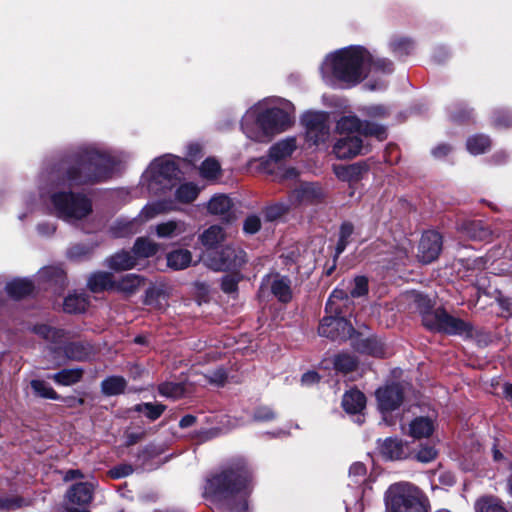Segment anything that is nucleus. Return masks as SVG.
Listing matches in <instances>:
<instances>
[{"label":"nucleus","mask_w":512,"mask_h":512,"mask_svg":"<svg viewBox=\"0 0 512 512\" xmlns=\"http://www.w3.org/2000/svg\"><path fill=\"white\" fill-rule=\"evenodd\" d=\"M437 451L433 446H422L417 452V460L423 463L431 462L435 459Z\"/></svg>","instance_id":"58"},{"label":"nucleus","mask_w":512,"mask_h":512,"mask_svg":"<svg viewBox=\"0 0 512 512\" xmlns=\"http://www.w3.org/2000/svg\"><path fill=\"white\" fill-rule=\"evenodd\" d=\"M366 115L371 117H385L388 114V110L382 105H371L363 108Z\"/></svg>","instance_id":"62"},{"label":"nucleus","mask_w":512,"mask_h":512,"mask_svg":"<svg viewBox=\"0 0 512 512\" xmlns=\"http://www.w3.org/2000/svg\"><path fill=\"white\" fill-rule=\"evenodd\" d=\"M368 291V280L364 276H358L353 281V288L350 291L352 297H361Z\"/></svg>","instance_id":"55"},{"label":"nucleus","mask_w":512,"mask_h":512,"mask_svg":"<svg viewBox=\"0 0 512 512\" xmlns=\"http://www.w3.org/2000/svg\"><path fill=\"white\" fill-rule=\"evenodd\" d=\"M408 298L411 302L414 303L416 308L422 314V318L424 317L425 314L434 312L431 311L433 307V302L428 296L417 291H411L408 294Z\"/></svg>","instance_id":"40"},{"label":"nucleus","mask_w":512,"mask_h":512,"mask_svg":"<svg viewBox=\"0 0 512 512\" xmlns=\"http://www.w3.org/2000/svg\"><path fill=\"white\" fill-rule=\"evenodd\" d=\"M329 316H325L319 325L318 333L322 337L330 338L334 341H344L347 339H353L352 345L356 350L367 353L376 357H382L384 355L382 344L374 338H362L356 334L351 323H349L342 314V311L338 310V313H329Z\"/></svg>","instance_id":"5"},{"label":"nucleus","mask_w":512,"mask_h":512,"mask_svg":"<svg viewBox=\"0 0 512 512\" xmlns=\"http://www.w3.org/2000/svg\"><path fill=\"white\" fill-rule=\"evenodd\" d=\"M199 193V188L193 183H184L176 190V199L183 203L194 201Z\"/></svg>","instance_id":"43"},{"label":"nucleus","mask_w":512,"mask_h":512,"mask_svg":"<svg viewBox=\"0 0 512 512\" xmlns=\"http://www.w3.org/2000/svg\"><path fill=\"white\" fill-rule=\"evenodd\" d=\"M353 231H354L353 225L349 222H344L340 228L339 238L349 242V238L353 234Z\"/></svg>","instance_id":"63"},{"label":"nucleus","mask_w":512,"mask_h":512,"mask_svg":"<svg viewBox=\"0 0 512 512\" xmlns=\"http://www.w3.org/2000/svg\"><path fill=\"white\" fill-rule=\"evenodd\" d=\"M414 42L404 36H393L389 41L391 52L397 57L407 56L414 50Z\"/></svg>","instance_id":"30"},{"label":"nucleus","mask_w":512,"mask_h":512,"mask_svg":"<svg viewBox=\"0 0 512 512\" xmlns=\"http://www.w3.org/2000/svg\"><path fill=\"white\" fill-rule=\"evenodd\" d=\"M441 249V235L436 231H427L423 233L419 242L417 258L421 263H431L438 258Z\"/></svg>","instance_id":"16"},{"label":"nucleus","mask_w":512,"mask_h":512,"mask_svg":"<svg viewBox=\"0 0 512 512\" xmlns=\"http://www.w3.org/2000/svg\"><path fill=\"white\" fill-rule=\"evenodd\" d=\"M467 234L475 240L485 241L488 240L491 232L487 227H484L481 222H471L466 227Z\"/></svg>","instance_id":"47"},{"label":"nucleus","mask_w":512,"mask_h":512,"mask_svg":"<svg viewBox=\"0 0 512 512\" xmlns=\"http://www.w3.org/2000/svg\"><path fill=\"white\" fill-rule=\"evenodd\" d=\"M371 52L361 45H350L327 54L320 66L323 81L331 87L351 88L368 77Z\"/></svg>","instance_id":"3"},{"label":"nucleus","mask_w":512,"mask_h":512,"mask_svg":"<svg viewBox=\"0 0 512 512\" xmlns=\"http://www.w3.org/2000/svg\"><path fill=\"white\" fill-rule=\"evenodd\" d=\"M88 287L92 292L114 290L115 279H113V275L108 272H97L92 274L89 278Z\"/></svg>","instance_id":"25"},{"label":"nucleus","mask_w":512,"mask_h":512,"mask_svg":"<svg viewBox=\"0 0 512 512\" xmlns=\"http://www.w3.org/2000/svg\"><path fill=\"white\" fill-rule=\"evenodd\" d=\"M220 173V164L214 158H207L200 167V174L205 179H215Z\"/></svg>","instance_id":"49"},{"label":"nucleus","mask_w":512,"mask_h":512,"mask_svg":"<svg viewBox=\"0 0 512 512\" xmlns=\"http://www.w3.org/2000/svg\"><path fill=\"white\" fill-rule=\"evenodd\" d=\"M387 512H428L420 490L408 482L391 485L385 494Z\"/></svg>","instance_id":"8"},{"label":"nucleus","mask_w":512,"mask_h":512,"mask_svg":"<svg viewBox=\"0 0 512 512\" xmlns=\"http://www.w3.org/2000/svg\"><path fill=\"white\" fill-rule=\"evenodd\" d=\"M365 405V395L359 390H350L343 395L342 406L350 414H360Z\"/></svg>","instance_id":"22"},{"label":"nucleus","mask_w":512,"mask_h":512,"mask_svg":"<svg viewBox=\"0 0 512 512\" xmlns=\"http://www.w3.org/2000/svg\"><path fill=\"white\" fill-rule=\"evenodd\" d=\"M83 370L80 368L63 369L51 376L57 384L69 386L80 381Z\"/></svg>","instance_id":"34"},{"label":"nucleus","mask_w":512,"mask_h":512,"mask_svg":"<svg viewBox=\"0 0 512 512\" xmlns=\"http://www.w3.org/2000/svg\"><path fill=\"white\" fill-rule=\"evenodd\" d=\"M295 208L288 198L286 201H279L275 204L268 206L265 210V216L268 220L273 221L283 216L290 209Z\"/></svg>","instance_id":"42"},{"label":"nucleus","mask_w":512,"mask_h":512,"mask_svg":"<svg viewBox=\"0 0 512 512\" xmlns=\"http://www.w3.org/2000/svg\"><path fill=\"white\" fill-rule=\"evenodd\" d=\"M101 388L105 395H117L125 390L126 380L121 376H111L102 381Z\"/></svg>","instance_id":"37"},{"label":"nucleus","mask_w":512,"mask_h":512,"mask_svg":"<svg viewBox=\"0 0 512 512\" xmlns=\"http://www.w3.org/2000/svg\"><path fill=\"white\" fill-rule=\"evenodd\" d=\"M159 238H174L186 232V225L182 221L170 220L154 227Z\"/></svg>","instance_id":"24"},{"label":"nucleus","mask_w":512,"mask_h":512,"mask_svg":"<svg viewBox=\"0 0 512 512\" xmlns=\"http://www.w3.org/2000/svg\"><path fill=\"white\" fill-rule=\"evenodd\" d=\"M343 300H348L347 292L339 288L334 289L326 303V312L338 313V310L341 311L340 302Z\"/></svg>","instance_id":"45"},{"label":"nucleus","mask_w":512,"mask_h":512,"mask_svg":"<svg viewBox=\"0 0 512 512\" xmlns=\"http://www.w3.org/2000/svg\"><path fill=\"white\" fill-rule=\"evenodd\" d=\"M106 264L109 268L116 271L129 270L137 265V259L133 253L121 251L108 258Z\"/></svg>","instance_id":"23"},{"label":"nucleus","mask_w":512,"mask_h":512,"mask_svg":"<svg viewBox=\"0 0 512 512\" xmlns=\"http://www.w3.org/2000/svg\"><path fill=\"white\" fill-rule=\"evenodd\" d=\"M296 149V141L294 138L281 140L271 146L269 157L273 161H280L292 155Z\"/></svg>","instance_id":"27"},{"label":"nucleus","mask_w":512,"mask_h":512,"mask_svg":"<svg viewBox=\"0 0 512 512\" xmlns=\"http://www.w3.org/2000/svg\"><path fill=\"white\" fill-rule=\"evenodd\" d=\"M335 172L339 178L345 180L358 176L361 172V167L359 165L342 166L335 168Z\"/></svg>","instance_id":"57"},{"label":"nucleus","mask_w":512,"mask_h":512,"mask_svg":"<svg viewBox=\"0 0 512 512\" xmlns=\"http://www.w3.org/2000/svg\"><path fill=\"white\" fill-rule=\"evenodd\" d=\"M144 286V278L137 274H127L118 280H115L114 291L120 292L125 296L135 294Z\"/></svg>","instance_id":"21"},{"label":"nucleus","mask_w":512,"mask_h":512,"mask_svg":"<svg viewBox=\"0 0 512 512\" xmlns=\"http://www.w3.org/2000/svg\"><path fill=\"white\" fill-rule=\"evenodd\" d=\"M339 133H357L364 136H372L382 141L386 138V129L384 126L378 125L371 122H362L358 117L354 115H348L340 118L336 125Z\"/></svg>","instance_id":"12"},{"label":"nucleus","mask_w":512,"mask_h":512,"mask_svg":"<svg viewBox=\"0 0 512 512\" xmlns=\"http://www.w3.org/2000/svg\"><path fill=\"white\" fill-rule=\"evenodd\" d=\"M173 209L174 204L171 201L159 200L151 202L142 208L136 219H138V223L141 225L142 223L152 220L158 215L172 211Z\"/></svg>","instance_id":"19"},{"label":"nucleus","mask_w":512,"mask_h":512,"mask_svg":"<svg viewBox=\"0 0 512 512\" xmlns=\"http://www.w3.org/2000/svg\"><path fill=\"white\" fill-rule=\"evenodd\" d=\"M276 418V413L267 406L258 407L253 415V420L257 422H268Z\"/></svg>","instance_id":"56"},{"label":"nucleus","mask_w":512,"mask_h":512,"mask_svg":"<svg viewBox=\"0 0 512 512\" xmlns=\"http://www.w3.org/2000/svg\"><path fill=\"white\" fill-rule=\"evenodd\" d=\"M87 305L88 299L86 295L73 293L64 299L63 309L67 313H81L85 311Z\"/></svg>","instance_id":"33"},{"label":"nucleus","mask_w":512,"mask_h":512,"mask_svg":"<svg viewBox=\"0 0 512 512\" xmlns=\"http://www.w3.org/2000/svg\"><path fill=\"white\" fill-rule=\"evenodd\" d=\"M476 512H507L499 499L495 497H482L475 503Z\"/></svg>","instance_id":"39"},{"label":"nucleus","mask_w":512,"mask_h":512,"mask_svg":"<svg viewBox=\"0 0 512 512\" xmlns=\"http://www.w3.org/2000/svg\"><path fill=\"white\" fill-rule=\"evenodd\" d=\"M260 227H261L260 218L255 215H251L245 219L244 225H243V230L247 234H255L256 232L259 231Z\"/></svg>","instance_id":"60"},{"label":"nucleus","mask_w":512,"mask_h":512,"mask_svg":"<svg viewBox=\"0 0 512 512\" xmlns=\"http://www.w3.org/2000/svg\"><path fill=\"white\" fill-rule=\"evenodd\" d=\"M159 393L168 398H178L183 395L184 387L178 383H163L159 386Z\"/></svg>","instance_id":"54"},{"label":"nucleus","mask_w":512,"mask_h":512,"mask_svg":"<svg viewBox=\"0 0 512 512\" xmlns=\"http://www.w3.org/2000/svg\"><path fill=\"white\" fill-rule=\"evenodd\" d=\"M379 451L381 455L388 460H399L407 456L405 446L402 441L389 437L379 444Z\"/></svg>","instance_id":"20"},{"label":"nucleus","mask_w":512,"mask_h":512,"mask_svg":"<svg viewBox=\"0 0 512 512\" xmlns=\"http://www.w3.org/2000/svg\"><path fill=\"white\" fill-rule=\"evenodd\" d=\"M242 279V276L238 271H232L231 274L225 275L222 279V290L225 293L231 294L237 291V286L239 281Z\"/></svg>","instance_id":"51"},{"label":"nucleus","mask_w":512,"mask_h":512,"mask_svg":"<svg viewBox=\"0 0 512 512\" xmlns=\"http://www.w3.org/2000/svg\"><path fill=\"white\" fill-rule=\"evenodd\" d=\"M66 358L76 361H83L89 357L88 349L81 343L73 342L64 346Z\"/></svg>","instance_id":"41"},{"label":"nucleus","mask_w":512,"mask_h":512,"mask_svg":"<svg viewBox=\"0 0 512 512\" xmlns=\"http://www.w3.org/2000/svg\"><path fill=\"white\" fill-rule=\"evenodd\" d=\"M34 332L44 339L51 341L55 344L62 343L65 332L62 329H56L48 325H38L34 327Z\"/></svg>","instance_id":"38"},{"label":"nucleus","mask_w":512,"mask_h":512,"mask_svg":"<svg viewBox=\"0 0 512 512\" xmlns=\"http://www.w3.org/2000/svg\"><path fill=\"white\" fill-rule=\"evenodd\" d=\"M368 148L363 145L358 135H348L340 138L333 146V153L339 159H348L363 154Z\"/></svg>","instance_id":"17"},{"label":"nucleus","mask_w":512,"mask_h":512,"mask_svg":"<svg viewBox=\"0 0 512 512\" xmlns=\"http://www.w3.org/2000/svg\"><path fill=\"white\" fill-rule=\"evenodd\" d=\"M326 197V191L317 182H304L289 193V199L294 207L317 205Z\"/></svg>","instance_id":"13"},{"label":"nucleus","mask_w":512,"mask_h":512,"mask_svg":"<svg viewBox=\"0 0 512 512\" xmlns=\"http://www.w3.org/2000/svg\"><path fill=\"white\" fill-rule=\"evenodd\" d=\"M132 472H133V468L131 465L122 464V465L112 468L109 471V474L114 479H120V478L130 475Z\"/></svg>","instance_id":"61"},{"label":"nucleus","mask_w":512,"mask_h":512,"mask_svg":"<svg viewBox=\"0 0 512 512\" xmlns=\"http://www.w3.org/2000/svg\"><path fill=\"white\" fill-rule=\"evenodd\" d=\"M251 490V471L241 464L209 478L204 488V496L211 503L228 506L233 512H247V497Z\"/></svg>","instance_id":"4"},{"label":"nucleus","mask_w":512,"mask_h":512,"mask_svg":"<svg viewBox=\"0 0 512 512\" xmlns=\"http://www.w3.org/2000/svg\"><path fill=\"white\" fill-rule=\"evenodd\" d=\"M451 147L447 144H439L432 149V155L435 158H443L449 154Z\"/></svg>","instance_id":"64"},{"label":"nucleus","mask_w":512,"mask_h":512,"mask_svg":"<svg viewBox=\"0 0 512 512\" xmlns=\"http://www.w3.org/2000/svg\"><path fill=\"white\" fill-rule=\"evenodd\" d=\"M306 140L313 145L326 143L330 137L328 115L324 112H306L302 116Z\"/></svg>","instance_id":"11"},{"label":"nucleus","mask_w":512,"mask_h":512,"mask_svg":"<svg viewBox=\"0 0 512 512\" xmlns=\"http://www.w3.org/2000/svg\"><path fill=\"white\" fill-rule=\"evenodd\" d=\"M357 365V361L354 356L350 354H339L334 359V366L336 370L347 373L352 370Z\"/></svg>","instance_id":"48"},{"label":"nucleus","mask_w":512,"mask_h":512,"mask_svg":"<svg viewBox=\"0 0 512 512\" xmlns=\"http://www.w3.org/2000/svg\"><path fill=\"white\" fill-rule=\"evenodd\" d=\"M214 271H238L247 261L246 253L238 247L226 246L220 251H209L203 259Z\"/></svg>","instance_id":"10"},{"label":"nucleus","mask_w":512,"mask_h":512,"mask_svg":"<svg viewBox=\"0 0 512 512\" xmlns=\"http://www.w3.org/2000/svg\"><path fill=\"white\" fill-rule=\"evenodd\" d=\"M31 387L33 391L42 398L59 399V395L53 390V388L43 380H32Z\"/></svg>","instance_id":"46"},{"label":"nucleus","mask_w":512,"mask_h":512,"mask_svg":"<svg viewBox=\"0 0 512 512\" xmlns=\"http://www.w3.org/2000/svg\"><path fill=\"white\" fill-rule=\"evenodd\" d=\"M394 70L393 62L387 58H375L371 54V61L368 65V75L372 72L390 74Z\"/></svg>","instance_id":"44"},{"label":"nucleus","mask_w":512,"mask_h":512,"mask_svg":"<svg viewBox=\"0 0 512 512\" xmlns=\"http://www.w3.org/2000/svg\"><path fill=\"white\" fill-rule=\"evenodd\" d=\"M378 408L387 422L386 414L396 410L403 402V389L398 384L387 385L376 390Z\"/></svg>","instance_id":"15"},{"label":"nucleus","mask_w":512,"mask_h":512,"mask_svg":"<svg viewBox=\"0 0 512 512\" xmlns=\"http://www.w3.org/2000/svg\"><path fill=\"white\" fill-rule=\"evenodd\" d=\"M232 202L226 195H216L208 203V211L211 214L219 215L226 220L231 216Z\"/></svg>","instance_id":"26"},{"label":"nucleus","mask_w":512,"mask_h":512,"mask_svg":"<svg viewBox=\"0 0 512 512\" xmlns=\"http://www.w3.org/2000/svg\"><path fill=\"white\" fill-rule=\"evenodd\" d=\"M494 124L500 128H506L512 125V113L509 111H498L494 115Z\"/></svg>","instance_id":"59"},{"label":"nucleus","mask_w":512,"mask_h":512,"mask_svg":"<svg viewBox=\"0 0 512 512\" xmlns=\"http://www.w3.org/2000/svg\"><path fill=\"white\" fill-rule=\"evenodd\" d=\"M159 249V245L154 241L140 237L133 246V255L137 258H149L154 256Z\"/></svg>","instance_id":"32"},{"label":"nucleus","mask_w":512,"mask_h":512,"mask_svg":"<svg viewBox=\"0 0 512 512\" xmlns=\"http://www.w3.org/2000/svg\"><path fill=\"white\" fill-rule=\"evenodd\" d=\"M491 145V141L488 136L483 134H477L467 139L466 147L469 153L472 155H479L485 153Z\"/></svg>","instance_id":"35"},{"label":"nucleus","mask_w":512,"mask_h":512,"mask_svg":"<svg viewBox=\"0 0 512 512\" xmlns=\"http://www.w3.org/2000/svg\"><path fill=\"white\" fill-rule=\"evenodd\" d=\"M496 257L495 252H491L485 257H476L474 259L461 260L462 264L471 270H482L488 268V263Z\"/></svg>","instance_id":"50"},{"label":"nucleus","mask_w":512,"mask_h":512,"mask_svg":"<svg viewBox=\"0 0 512 512\" xmlns=\"http://www.w3.org/2000/svg\"><path fill=\"white\" fill-rule=\"evenodd\" d=\"M294 105L283 98L269 97L258 101L244 114L243 133L252 141L269 142L276 134L289 129L294 122Z\"/></svg>","instance_id":"2"},{"label":"nucleus","mask_w":512,"mask_h":512,"mask_svg":"<svg viewBox=\"0 0 512 512\" xmlns=\"http://www.w3.org/2000/svg\"><path fill=\"white\" fill-rule=\"evenodd\" d=\"M66 498V512H89L85 506L93 498V485L87 482L77 483L67 491Z\"/></svg>","instance_id":"14"},{"label":"nucleus","mask_w":512,"mask_h":512,"mask_svg":"<svg viewBox=\"0 0 512 512\" xmlns=\"http://www.w3.org/2000/svg\"><path fill=\"white\" fill-rule=\"evenodd\" d=\"M164 406L160 404L144 403L137 405L136 410L144 413L149 419L155 420L161 416L164 411Z\"/></svg>","instance_id":"53"},{"label":"nucleus","mask_w":512,"mask_h":512,"mask_svg":"<svg viewBox=\"0 0 512 512\" xmlns=\"http://www.w3.org/2000/svg\"><path fill=\"white\" fill-rule=\"evenodd\" d=\"M122 154L97 144L80 146L47 167L40 175L41 197L43 184L51 186L49 208L58 218L75 223L92 213L91 200L82 193H74L71 187L106 181L116 172Z\"/></svg>","instance_id":"1"},{"label":"nucleus","mask_w":512,"mask_h":512,"mask_svg":"<svg viewBox=\"0 0 512 512\" xmlns=\"http://www.w3.org/2000/svg\"><path fill=\"white\" fill-rule=\"evenodd\" d=\"M192 261L191 252L186 249H178L167 255V264L174 270L187 268Z\"/></svg>","instance_id":"31"},{"label":"nucleus","mask_w":512,"mask_h":512,"mask_svg":"<svg viewBox=\"0 0 512 512\" xmlns=\"http://www.w3.org/2000/svg\"><path fill=\"white\" fill-rule=\"evenodd\" d=\"M262 287H268L280 302L287 303L292 299L291 280L287 276L280 274L267 276L262 282Z\"/></svg>","instance_id":"18"},{"label":"nucleus","mask_w":512,"mask_h":512,"mask_svg":"<svg viewBox=\"0 0 512 512\" xmlns=\"http://www.w3.org/2000/svg\"><path fill=\"white\" fill-rule=\"evenodd\" d=\"M65 283L64 271L57 266L44 267L39 270L34 279L15 278L9 281L5 286L7 295L14 299L20 300L34 293L36 286L46 289L48 286L63 287Z\"/></svg>","instance_id":"6"},{"label":"nucleus","mask_w":512,"mask_h":512,"mask_svg":"<svg viewBox=\"0 0 512 512\" xmlns=\"http://www.w3.org/2000/svg\"><path fill=\"white\" fill-rule=\"evenodd\" d=\"M423 324L432 331L448 335L468 337L471 335V326L462 319L448 314L443 309H436L433 313H427L423 317Z\"/></svg>","instance_id":"9"},{"label":"nucleus","mask_w":512,"mask_h":512,"mask_svg":"<svg viewBox=\"0 0 512 512\" xmlns=\"http://www.w3.org/2000/svg\"><path fill=\"white\" fill-rule=\"evenodd\" d=\"M434 431V424L427 417L415 418L409 427V434L413 438L429 437Z\"/></svg>","instance_id":"28"},{"label":"nucleus","mask_w":512,"mask_h":512,"mask_svg":"<svg viewBox=\"0 0 512 512\" xmlns=\"http://www.w3.org/2000/svg\"><path fill=\"white\" fill-rule=\"evenodd\" d=\"M139 226L136 218L131 220L119 219L111 226L110 231L114 237H127L137 233Z\"/></svg>","instance_id":"29"},{"label":"nucleus","mask_w":512,"mask_h":512,"mask_svg":"<svg viewBox=\"0 0 512 512\" xmlns=\"http://www.w3.org/2000/svg\"><path fill=\"white\" fill-rule=\"evenodd\" d=\"M225 234L220 226L213 225L205 230L201 236V243L211 249L224 240Z\"/></svg>","instance_id":"36"},{"label":"nucleus","mask_w":512,"mask_h":512,"mask_svg":"<svg viewBox=\"0 0 512 512\" xmlns=\"http://www.w3.org/2000/svg\"><path fill=\"white\" fill-rule=\"evenodd\" d=\"M179 169L172 156L155 159L142 175V184L152 194H162L177 183Z\"/></svg>","instance_id":"7"},{"label":"nucleus","mask_w":512,"mask_h":512,"mask_svg":"<svg viewBox=\"0 0 512 512\" xmlns=\"http://www.w3.org/2000/svg\"><path fill=\"white\" fill-rule=\"evenodd\" d=\"M366 472V467L363 463H353L349 469V478L354 485H359L365 481Z\"/></svg>","instance_id":"52"}]
</instances>
